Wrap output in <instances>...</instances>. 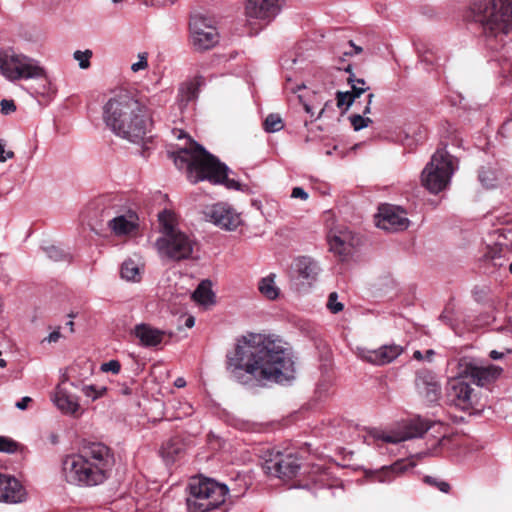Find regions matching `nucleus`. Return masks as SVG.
Wrapping results in <instances>:
<instances>
[{
  "label": "nucleus",
  "instance_id": "22",
  "mask_svg": "<svg viewBox=\"0 0 512 512\" xmlns=\"http://www.w3.org/2000/svg\"><path fill=\"white\" fill-rule=\"evenodd\" d=\"M327 238L330 251L342 258L349 256L357 243L355 236L348 229H333Z\"/></svg>",
  "mask_w": 512,
  "mask_h": 512
},
{
  "label": "nucleus",
  "instance_id": "29",
  "mask_svg": "<svg viewBox=\"0 0 512 512\" xmlns=\"http://www.w3.org/2000/svg\"><path fill=\"white\" fill-rule=\"evenodd\" d=\"M54 404L59 410L66 414H75L79 410V404L76 398L70 395L60 386L57 387L54 396L52 397Z\"/></svg>",
  "mask_w": 512,
  "mask_h": 512
},
{
  "label": "nucleus",
  "instance_id": "5",
  "mask_svg": "<svg viewBox=\"0 0 512 512\" xmlns=\"http://www.w3.org/2000/svg\"><path fill=\"white\" fill-rule=\"evenodd\" d=\"M158 221L162 235L157 239L156 247L160 257L171 261L192 258L196 241L176 227L174 214L163 210L158 214Z\"/></svg>",
  "mask_w": 512,
  "mask_h": 512
},
{
  "label": "nucleus",
  "instance_id": "50",
  "mask_svg": "<svg viewBox=\"0 0 512 512\" xmlns=\"http://www.w3.org/2000/svg\"><path fill=\"white\" fill-rule=\"evenodd\" d=\"M317 78L322 81L321 85L324 90H328L332 87L333 81L332 76L327 73H320Z\"/></svg>",
  "mask_w": 512,
  "mask_h": 512
},
{
  "label": "nucleus",
  "instance_id": "25",
  "mask_svg": "<svg viewBox=\"0 0 512 512\" xmlns=\"http://www.w3.org/2000/svg\"><path fill=\"white\" fill-rule=\"evenodd\" d=\"M293 269L298 278L309 285L317 280L321 271L318 262L309 256H300L295 259Z\"/></svg>",
  "mask_w": 512,
  "mask_h": 512
},
{
  "label": "nucleus",
  "instance_id": "64",
  "mask_svg": "<svg viewBox=\"0 0 512 512\" xmlns=\"http://www.w3.org/2000/svg\"><path fill=\"white\" fill-rule=\"evenodd\" d=\"M66 326L69 327L70 329V332H73L74 331V322L72 320L68 321L66 323Z\"/></svg>",
  "mask_w": 512,
  "mask_h": 512
},
{
  "label": "nucleus",
  "instance_id": "42",
  "mask_svg": "<svg viewBox=\"0 0 512 512\" xmlns=\"http://www.w3.org/2000/svg\"><path fill=\"white\" fill-rule=\"evenodd\" d=\"M349 120L355 129L367 128L372 124V120L370 118L364 117L361 114H352L349 116Z\"/></svg>",
  "mask_w": 512,
  "mask_h": 512
},
{
  "label": "nucleus",
  "instance_id": "12",
  "mask_svg": "<svg viewBox=\"0 0 512 512\" xmlns=\"http://www.w3.org/2000/svg\"><path fill=\"white\" fill-rule=\"evenodd\" d=\"M103 209L101 212V221L106 222L111 232L118 237L130 235L138 227V216L132 210L122 212L116 204L105 205L102 201Z\"/></svg>",
  "mask_w": 512,
  "mask_h": 512
},
{
  "label": "nucleus",
  "instance_id": "35",
  "mask_svg": "<svg viewBox=\"0 0 512 512\" xmlns=\"http://www.w3.org/2000/svg\"><path fill=\"white\" fill-rule=\"evenodd\" d=\"M275 275L271 274L259 281V291L270 300H274L279 295V288L275 285Z\"/></svg>",
  "mask_w": 512,
  "mask_h": 512
},
{
  "label": "nucleus",
  "instance_id": "8",
  "mask_svg": "<svg viewBox=\"0 0 512 512\" xmlns=\"http://www.w3.org/2000/svg\"><path fill=\"white\" fill-rule=\"evenodd\" d=\"M187 507L190 512H208L225 502L228 487L209 478H194L189 484Z\"/></svg>",
  "mask_w": 512,
  "mask_h": 512
},
{
  "label": "nucleus",
  "instance_id": "19",
  "mask_svg": "<svg viewBox=\"0 0 512 512\" xmlns=\"http://www.w3.org/2000/svg\"><path fill=\"white\" fill-rule=\"evenodd\" d=\"M460 369L464 377L471 379V382L478 387H484L494 381L502 372V369L495 365L478 366L467 359L461 360Z\"/></svg>",
  "mask_w": 512,
  "mask_h": 512
},
{
  "label": "nucleus",
  "instance_id": "7",
  "mask_svg": "<svg viewBox=\"0 0 512 512\" xmlns=\"http://www.w3.org/2000/svg\"><path fill=\"white\" fill-rule=\"evenodd\" d=\"M0 74L11 82L42 80L46 84L51 83L40 61L10 48L0 50Z\"/></svg>",
  "mask_w": 512,
  "mask_h": 512
},
{
  "label": "nucleus",
  "instance_id": "43",
  "mask_svg": "<svg viewBox=\"0 0 512 512\" xmlns=\"http://www.w3.org/2000/svg\"><path fill=\"white\" fill-rule=\"evenodd\" d=\"M17 450V443L10 438L0 436V452L14 453Z\"/></svg>",
  "mask_w": 512,
  "mask_h": 512
},
{
  "label": "nucleus",
  "instance_id": "54",
  "mask_svg": "<svg viewBox=\"0 0 512 512\" xmlns=\"http://www.w3.org/2000/svg\"><path fill=\"white\" fill-rule=\"evenodd\" d=\"M30 402H32V398L25 396L16 403V407L20 410H25Z\"/></svg>",
  "mask_w": 512,
  "mask_h": 512
},
{
  "label": "nucleus",
  "instance_id": "11",
  "mask_svg": "<svg viewBox=\"0 0 512 512\" xmlns=\"http://www.w3.org/2000/svg\"><path fill=\"white\" fill-rule=\"evenodd\" d=\"M262 468L267 475L286 481L297 476L301 463L298 457L292 453L271 450L265 453Z\"/></svg>",
  "mask_w": 512,
  "mask_h": 512
},
{
  "label": "nucleus",
  "instance_id": "53",
  "mask_svg": "<svg viewBox=\"0 0 512 512\" xmlns=\"http://www.w3.org/2000/svg\"><path fill=\"white\" fill-rule=\"evenodd\" d=\"M61 337V334L59 332V330H55L53 332H51L48 337H46L44 339V341H47L49 343H56Z\"/></svg>",
  "mask_w": 512,
  "mask_h": 512
},
{
  "label": "nucleus",
  "instance_id": "61",
  "mask_svg": "<svg viewBox=\"0 0 512 512\" xmlns=\"http://www.w3.org/2000/svg\"><path fill=\"white\" fill-rule=\"evenodd\" d=\"M186 385V382L183 378H177L175 380V386L178 388L184 387Z\"/></svg>",
  "mask_w": 512,
  "mask_h": 512
},
{
  "label": "nucleus",
  "instance_id": "58",
  "mask_svg": "<svg viewBox=\"0 0 512 512\" xmlns=\"http://www.w3.org/2000/svg\"><path fill=\"white\" fill-rule=\"evenodd\" d=\"M502 356H503V354H502V353H500V352H498V351H496V350H492V351L490 352V357H491L493 360H498V359L502 358Z\"/></svg>",
  "mask_w": 512,
  "mask_h": 512
},
{
  "label": "nucleus",
  "instance_id": "14",
  "mask_svg": "<svg viewBox=\"0 0 512 512\" xmlns=\"http://www.w3.org/2000/svg\"><path fill=\"white\" fill-rule=\"evenodd\" d=\"M302 115L303 125L306 127L316 121H322L325 118H331L330 113H334L332 102L326 100L320 91H313L312 97L306 99L303 95H298Z\"/></svg>",
  "mask_w": 512,
  "mask_h": 512
},
{
  "label": "nucleus",
  "instance_id": "32",
  "mask_svg": "<svg viewBox=\"0 0 512 512\" xmlns=\"http://www.w3.org/2000/svg\"><path fill=\"white\" fill-rule=\"evenodd\" d=\"M141 274V266L135 260L128 258L121 264L120 275L124 280L139 282L141 280Z\"/></svg>",
  "mask_w": 512,
  "mask_h": 512
},
{
  "label": "nucleus",
  "instance_id": "31",
  "mask_svg": "<svg viewBox=\"0 0 512 512\" xmlns=\"http://www.w3.org/2000/svg\"><path fill=\"white\" fill-rule=\"evenodd\" d=\"M211 286L212 284L209 280L201 281L195 291L192 293V299L201 305L213 304L215 295L211 289Z\"/></svg>",
  "mask_w": 512,
  "mask_h": 512
},
{
  "label": "nucleus",
  "instance_id": "60",
  "mask_svg": "<svg viewBox=\"0 0 512 512\" xmlns=\"http://www.w3.org/2000/svg\"><path fill=\"white\" fill-rule=\"evenodd\" d=\"M350 46L354 49V54H359L362 52V48L353 43V41H349Z\"/></svg>",
  "mask_w": 512,
  "mask_h": 512
},
{
  "label": "nucleus",
  "instance_id": "3",
  "mask_svg": "<svg viewBox=\"0 0 512 512\" xmlns=\"http://www.w3.org/2000/svg\"><path fill=\"white\" fill-rule=\"evenodd\" d=\"M168 155L179 170H185L193 184L207 180L214 185H224L227 189L243 190L240 182L229 178V167L192 139L184 147L168 152Z\"/></svg>",
  "mask_w": 512,
  "mask_h": 512
},
{
  "label": "nucleus",
  "instance_id": "1",
  "mask_svg": "<svg viewBox=\"0 0 512 512\" xmlns=\"http://www.w3.org/2000/svg\"><path fill=\"white\" fill-rule=\"evenodd\" d=\"M228 367L232 376L243 381L244 373L259 381L286 384L295 379V363L291 353L277 339L263 334H249L238 340Z\"/></svg>",
  "mask_w": 512,
  "mask_h": 512
},
{
  "label": "nucleus",
  "instance_id": "39",
  "mask_svg": "<svg viewBox=\"0 0 512 512\" xmlns=\"http://www.w3.org/2000/svg\"><path fill=\"white\" fill-rule=\"evenodd\" d=\"M106 391L107 389L104 386L85 385L82 388L83 394L90 398L92 401L102 397Z\"/></svg>",
  "mask_w": 512,
  "mask_h": 512
},
{
  "label": "nucleus",
  "instance_id": "27",
  "mask_svg": "<svg viewBox=\"0 0 512 512\" xmlns=\"http://www.w3.org/2000/svg\"><path fill=\"white\" fill-rule=\"evenodd\" d=\"M384 139L400 143L402 146L412 149L425 138V130H383Z\"/></svg>",
  "mask_w": 512,
  "mask_h": 512
},
{
  "label": "nucleus",
  "instance_id": "40",
  "mask_svg": "<svg viewBox=\"0 0 512 512\" xmlns=\"http://www.w3.org/2000/svg\"><path fill=\"white\" fill-rule=\"evenodd\" d=\"M11 146L9 139L0 138V162H5L14 157V152L10 149Z\"/></svg>",
  "mask_w": 512,
  "mask_h": 512
},
{
  "label": "nucleus",
  "instance_id": "45",
  "mask_svg": "<svg viewBox=\"0 0 512 512\" xmlns=\"http://www.w3.org/2000/svg\"><path fill=\"white\" fill-rule=\"evenodd\" d=\"M148 54L146 52H142L138 54V61L131 65V70L133 72H138L140 70H144L148 67Z\"/></svg>",
  "mask_w": 512,
  "mask_h": 512
},
{
  "label": "nucleus",
  "instance_id": "37",
  "mask_svg": "<svg viewBox=\"0 0 512 512\" xmlns=\"http://www.w3.org/2000/svg\"><path fill=\"white\" fill-rule=\"evenodd\" d=\"M479 181L486 188H494L497 186L498 174L491 167H482L479 171Z\"/></svg>",
  "mask_w": 512,
  "mask_h": 512
},
{
  "label": "nucleus",
  "instance_id": "30",
  "mask_svg": "<svg viewBox=\"0 0 512 512\" xmlns=\"http://www.w3.org/2000/svg\"><path fill=\"white\" fill-rule=\"evenodd\" d=\"M407 469L404 461H396L390 466H384L377 471L373 477V481L380 483L391 482L396 475L401 474Z\"/></svg>",
  "mask_w": 512,
  "mask_h": 512
},
{
  "label": "nucleus",
  "instance_id": "56",
  "mask_svg": "<svg viewBox=\"0 0 512 512\" xmlns=\"http://www.w3.org/2000/svg\"><path fill=\"white\" fill-rule=\"evenodd\" d=\"M78 364H75V365H72L69 369H68V374L67 376H65V380L70 378V377H74L75 374L77 373V368H78Z\"/></svg>",
  "mask_w": 512,
  "mask_h": 512
},
{
  "label": "nucleus",
  "instance_id": "16",
  "mask_svg": "<svg viewBox=\"0 0 512 512\" xmlns=\"http://www.w3.org/2000/svg\"><path fill=\"white\" fill-rule=\"evenodd\" d=\"M203 213L207 221L221 229L235 230L241 223L240 215L225 203L208 206Z\"/></svg>",
  "mask_w": 512,
  "mask_h": 512
},
{
  "label": "nucleus",
  "instance_id": "6",
  "mask_svg": "<svg viewBox=\"0 0 512 512\" xmlns=\"http://www.w3.org/2000/svg\"><path fill=\"white\" fill-rule=\"evenodd\" d=\"M470 12L486 37H497L512 30V0H472Z\"/></svg>",
  "mask_w": 512,
  "mask_h": 512
},
{
  "label": "nucleus",
  "instance_id": "21",
  "mask_svg": "<svg viewBox=\"0 0 512 512\" xmlns=\"http://www.w3.org/2000/svg\"><path fill=\"white\" fill-rule=\"evenodd\" d=\"M285 0H246L245 14L249 18L271 20L281 11Z\"/></svg>",
  "mask_w": 512,
  "mask_h": 512
},
{
  "label": "nucleus",
  "instance_id": "62",
  "mask_svg": "<svg viewBox=\"0 0 512 512\" xmlns=\"http://www.w3.org/2000/svg\"><path fill=\"white\" fill-rule=\"evenodd\" d=\"M413 358L416 359V360H423L424 356H423V354L419 350H416L413 353Z\"/></svg>",
  "mask_w": 512,
  "mask_h": 512
},
{
  "label": "nucleus",
  "instance_id": "10",
  "mask_svg": "<svg viewBox=\"0 0 512 512\" xmlns=\"http://www.w3.org/2000/svg\"><path fill=\"white\" fill-rule=\"evenodd\" d=\"M460 369L456 377L451 378L446 385L445 397L449 405L462 411L475 409L479 402L478 393Z\"/></svg>",
  "mask_w": 512,
  "mask_h": 512
},
{
  "label": "nucleus",
  "instance_id": "23",
  "mask_svg": "<svg viewBox=\"0 0 512 512\" xmlns=\"http://www.w3.org/2000/svg\"><path fill=\"white\" fill-rule=\"evenodd\" d=\"M25 498V490L13 476L0 473V501L18 503Z\"/></svg>",
  "mask_w": 512,
  "mask_h": 512
},
{
  "label": "nucleus",
  "instance_id": "24",
  "mask_svg": "<svg viewBox=\"0 0 512 512\" xmlns=\"http://www.w3.org/2000/svg\"><path fill=\"white\" fill-rule=\"evenodd\" d=\"M347 81L351 85V91H338L336 93V105L340 109L349 108L354 103L355 99L367 90L364 79L355 78L354 74L349 75Z\"/></svg>",
  "mask_w": 512,
  "mask_h": 512
},
{
  "label": "nucleus",
  "instance_id": "28",
  "mask_svg": "<svg viewBox=\"0 0 512 512\" xmlns=\"http://www.w3.org/2000/svg\"><path fill=\"white\" fill-rule=\"evenodd\" d=\"M184 452V443L179 437H172L162 444L160 455L164 462L173 464Z\"/></svg>",
  "mask_w": 512,
  "mask_h": 512
},
{
  "label": "nucleus",
  "instance_id": "38",
  "mask_svg": "<svg viewBox=\"0 0 512 512\" xmlns=\"http://www.w3.org/2000/svg\"><path fill=\"white\" fill-rule=\"evenodd\" d=\"M46 255L53 261H69L70 255L63 251L61 248L51 245L44 248Z\"/></svg>",
  "mask_w": 512,
  "mask_h": 512
},
{
  "label": "nucleus",
  "instance_id": "34",
  "mask_svg": "<svg viewBox=\"0 0 512 512\" xmlns=\"http://www.w3.org/2000/svg\"><path fill=\"white\" fill-rule=\"evenodd\" d=\"M119 138L125 139L131 143L142 145L148 137L147 133L151 130H112Z\"/></svg>",
  "mask_w": 512,
  "mask_h": 512
},
{
  "label": "nucleus",
  "instance_id": "44",
  "mask_svg": "<svg viewBox=\"0 0 512 512\" xmlns=\"http://www.w3.org/2000/svg\"><path fill=\"white\" fill-rule=\"evenodd\" d=\"M327 307L334 314L342 311L343 304L337 301V293L336 292L330 293V295L328 297Z\"/></svg>",
  "mask_w": 512,
  "mask_h": 512
},
{
  "label": "nucleus",
  "instance_id": "20",
  "mask_svg": "<svg viewBox=\"0 0 512 512\" xmlns=\"http://www.w3.org/2000/svg\"><path fill=\"white\" fill-rule=\"evenodd\" d=\"M415 387L418 394L428 403H436L440 399V383L437 376L429 370H420L417 372Z\"/></svg>",
  "mask_w": 512,
  "mask_h": 512
},
{
  "label": "nucleus",
  "instance_id": "36",
  "mask_svg": "<svg viewBox=\"0 0 512 512\" xmlns=\"http://www.w3.org/2000/svg\"><path fill=\"white\" fill-rule=\"evenodd\" d=\"M419 57L421 62L425 63L430 67L440 66L441 56L440 51L436 47H426L424 49H418Z\"/></svg>",
  "mask_w": 512,
  "mask_h": 512
},
{
  "label": "nucleus",
  "instance_id": "9",
  "mask_svg": "<svg viewBox=\"0 0 512 512\" xmlns=\"http://www.w3.org/2000/svg\"><path fill=\"white\" fill-rule=\"evenodd\" d=\"M456 169V158L445 148L437 149L422 172V183L431 193H439L449 184Z\"/></svg>",
  "mask_w": 512,
  "mask_h": 512
},
{
  "label": "nucleus",
  "instance_id": "18",
  "mask_svg": "<svg viewBox=\"0 0 512 512\" xmlns=\"http://www.w3.org/2000/svg\"><path fill=\"white\" fill-rule=\"evenodd\" d=\"M404 351V348L397 344H385L377 349L357 348V356L367 363L376 366H384L393 362Z\"/></svg>",
  "mask_w": 512,
  "mask_h": 512
},
{
  "label": "nucleus",
  "instance_id": "63",
  "mask_svg": "<svg viewBox=\"0 0 512 512\" xmlns=\"http://www.w3.org/2000/svg\"><path fill=\"white\" fill-rule=\"evenodd\" d=\"M511 126H512V114H511V117L506 122H504V128H511Z\"/></svg>",
  "mask_w": 512,
  "mask_h": 512
},
{
  "label": "nucleus",
  "instance_id": "33",
  "mask_svg": "<svg viewBox=\"0 0 512 512\" xmlns=\"http://www.w3.org/2000/svg\"><path fill=\"white\" fill-rule=\"evenodd\" d=\"M199 83L189 82L182 85L179 89V107L182 109L188 103L195 101L198 97Z\"/></svg>",
  "mask_w": 512,
  "mask_h": 512
},
{
  "label": "nucleus",
  "instance_id": "49",
  "mask_svg": "<svg viewBox=\"0 0 512 512\" xmlns=\"http://www.w3.org/2000/svg\"><path fill=\"white\" fill-rule=\"evenodd\" d=\"M16 106L13 100L3 99L1 101V112L5 115L15 111Z\"/></svg>",
  "mask_w": 512,
  "mask_h": 512
},
{
  "label": "nucleus",
  "instance_id": "46",
  "mask_svg": "<svg viewBox=\"0 0 512 512\" xmlns=\"http://www.w3.org/2000/svg\"><path fill=\"white\" fill-rule=\"evenodd\" d=\"M424 481L427 484L436 486L441 492L447 493L450 489V485L445 481H439L431 476H426Z\"/></svg>",
  "mask_w": 512,
  "mask_h": 512
},
{
  "label": "nucleus",
  "instance_id": "4",
  "mask_svg": "<svg viewBox=\"0 0 512 512\" xmlns=\"http://www.w3.org/2000/svg\"><path fill=\"white\" fill-rule=\"evenodd\" d=\"M108 128H148L154 125L152 112L133 92L120 88L111 92L102 108Z\"/></svg>",
  "mask_w": 512,
  "mask_h": 512
},
{
  "label": "nucleus",
  "instance_id": "2",
  "mask_svg": "<svg viewBox=\"0 0 512 512\" xmlns=\"http://www.w3.org/2000/svg\"><path fill=\"white\" fill-rule=\"evenodd\" d=\"M115 465L114 452L101 442H88L78 453L67 455L62 461L65 480L80 487L103 484L112 474Z\"/></svg>",
  "mask_w": 512,
  "mask_h": 512
},
{
  "label": "nucleus",
  "instance_id": "47",
  "mask_svg": "<svg viewBox=\"0 0 512 512\" xmlns=\"http://www.w3.org/2000/svg\"><path fill=\"white\" fill-rule=\"evenodd\" d=\"M120 369H121V365H120V362L117 360H110L101 365V370L103 372H112L113 374H117V373H119Z\"/></svg>",
  "mask_w": 512,
  "mask_h": 512
},
{
  "label": "nucleus",
  "instance_id": "57",
  "mask_svg": "<svg viewBox=\"0 0 512 512\" xmlns=\"http://www.w3.org/2000/svg\"><path fill=\"white\" fill-rule=\"evenodd\" d=\"M195 325V318L193 316H189L185 319V326L187 328H192Z\"/></svg>",
  "mask_w": 512,
  "mask_h": 512
},
{
  "label": "nucleus",
  "instance_id": "55",
  "mask_svg": "<svg viewBox=\"0 0 512 512\" xmlns=\"http://www.w3.org/2000/svg\"><path fill=\"white\" fill-rule=\"evenodd\" d=\"M440 319L444 321L449 326L453 327L450 317L448 316V308L444 310V312L440 315Z\"/></svg>",
  "mask_w": 512,
  "mask_h": 512
},
{
  "label": "nucleus",
  "instance_id": "13",
  "mask_svg": "<svg viewBox=\"0 0 512 512\" xmlns=\"http://www.w3.org/2000/svg\"><path fill=\"white\" fill-rule=\"evenodd\" d=\"M438 424L432 423L422 418H415L407 423L401 431L385 432L378 429H373L369 433V437L373 441L397 444L412 438L422 437L429 429L437 426Z\"/></svg>",
  "mask_w": 512,
  "mask_h": 512
},
{
  "label": "nucleus",
  "instance_id": "17",
  "mask_svg": "<svg viewBox=\"0 0 512 512\" xmlns=\"http://www.w3.org/2000/svg\"><path fill=\"white\" fill-rule=\"evenodd\" d=\"M406 212L398 206L384 204L379 207L377 226L387 231H402L409 227Z\"/></svg>",
  "mask_w": 512,
  "mask_h": 512
},
{
  "label": "nucleus",
  "instance_id": "26",
  "mask_svg": "<svg viewBox=\"0 0 512 512\" xmlns=\"http://www.w3.org/2000/svg\"><path fill=\"white\" fill-rule=\"evenodd\" d=\"M133 334L141 346L150 348L161 344L166 333L149 324L140 323L134 327Z\"/></svg>",
  "mask_w": 512,
  "mask_h": 512
},
{
  "label": "nucleus",
  "instance_id": "48",
  "mask_svg": "<svg viewBox=\"0 0 512 512\" xmlns=\"http://www.w3.org/2000/svg\"><path fill=\"white\" fill-rule=\"evenodd\" d=\"M282 119L279 114H269L264 120V128H274L276 125L281 124Z\"/></svg>",
  "mask_w": 512,
  "mask_h": 512
},
{
  "label": "nucleus",
  "instance_id": "15",
  "mask_svg": "<svg viewBox=\"0 0 512 512\" xmlns=\"http://www.w3.org/2000/svg\"><path fill=\"white\" fill-rule=\"evenodd\" d=\"M190 31L193 46L197 50H208L219 41V34L211 20L201 14L191 16Z\"/></svg>",
  "mask_w": 512,
  "mask_h": 512
},
{
  "label": "nucleus",
  "instance_id": "52",
  "mask_svg": "<svg viewBox=\"0 0 512 512\" xmlns=\"http://www.w3.org/2000/svg\"><path fill=\"white\" fill-rule=\"evenodd\" d=\"M286 80H287V84H286V90L287 91H290L292 93H297L302 88H305V86L303 84H301V85H293L291 83V79L289 77H287Z\"/></svg>",
  "mask_w": 512,
  "mask_h": 512
},
{
  "label": "nucleus",
  "instance_id": "51",
  "mask_svg": "<svg viewBox=\"0 0 512 512\" xmlns=\"http://www.w3.org/2000/svg\"><path fill=\"white\" fill-rule=\"evenodd\" d=\"M291 197L292 198H300L302 200H307L309 196H308V193L303 188L295 187L292 190Z\"/></svg>",
  "mask_w": 512,
  "mask_h": 512
},
{
  "label": "nucleus",
  "instance_id": "41",
  "mask_svg": "<svg viewBox=\"0 0 512 512\" xmlns=\"http://www.w3.org/2000/svg\"><path fill=\"white\" fill-rule=\"evenodd\" d=\"M92 57V52L90 50L80 51L77 50L74 52V59L78 61L79 67L81 69H87L90 67V59Z\"/></svg>",
  "mask_w": 512,
  "mask_h": 512
},
{
  "label": "nucleus",
  "instance_id": "59",
  "mask_svg": "<svg viewBox=\"0 0 512 512\" xmlns=\"http://www.w3.org/2000/svg\"><path fill=\"white\" fill-rule=\"evenodd\" d=\"M434 355H435L434 350L429 349V350H427V351L425 352L424 359H425V360H427V361H431Z\"/></svg>",
  "mask_w": 512,
  "mask_h": 512
}]
</instances>
